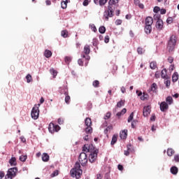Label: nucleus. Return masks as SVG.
Masks as SVG:
<instances>
[{"label": "nucleus", "instance_id": "680f3d73", "mask_svg": "<svg viewBox=\"0 0 179 179\" xmlns=\"http://www.w3.org/2000/svg\"><path fill=\"white\" fill-rule=\"evenodd\" d=\"M78 65H80V66H83V61H82V59H78Z\"/></svg>", "mask_w": 179, "mask_h": 179}, {"label": "nucleus", "instance_id": "ddd939ff", "mask_svg": "<svg viewBox=\"0 0 179 179\" xmlns=\"http://www.w3.org/2000/svg\"><path fill=\"white\" fill-rule=\"evenodd\" d=\"M169 109V104L166 101L162 102L160 103V110L161 111H166Z\"/></svg>", "mask_w": 179, "mask_h": 179}, {"label": "nucleus", "instance_id": "dca6fc26", "mask_svg": "<svg viewBox=\"0 0 179 179\" xmlns=\"http://www.w3.org/2000/svg\"><path fill=\"white\" fill-rule=\"evenodd\" d=\"M69 2H71L70 0H65L62 1L61 3V6L62 9H66L67 6H68V3H69Z\"/></svg>", "mask_w": 179, "mask_h": 179}, {"label": "nucleus", "instance_id": "bb28decb", "mask_svg": "<svg viewBox=\"0 0 179 179\" xmlns=\"http://www.w3.org/2000/svg\"><path fill=\"white\" fill-rule=\"evenodd\" d=\"M64 94L66 96L65 103H66V104H69V102L71 101V96H69L66 92H65Z\"/></svg>", "mask_w": 179, "mask_h": 179}, {"label": "nucleus", "instance_id": "6ab92c4d", "mask_svg": "<svg viewBox=\"0 0 179 179\" xmlns=\"http://www.w3.org/2000/svg\"><path fill=\"white\" fill-rule=\"evenodd\" d=\"M42 160L43 162H48V160H50V155H48V154L47 153H43L42 155Z\"/></svg>", "mask_w": 179, "mask_h": 179}, {"label": "nucleus", "instance_id": "9d476101", "mask_svg": "<svg viewBox=\"0 0 179 179\" xmlns=\"http://www.w3.org/2000/svg\"><path fill=\"white\" fill-rule=\"evenodd\" d=\"M151 108H152L150 107V106H147L143 108V117H148L150 114Z\"/></svg>", "mask_w": 179, "mask_h": 179}, {"label": "nucleus", "instance_id": "338daca9", "mask_svg": "<svg viewBox=\"0 0 179 179\" xmlns=\"http://www.w3.org/2000/svg\"><path fill=\"white\" fill-rule=\"evenodd\" d=\"M156 120V116L155 115H152L150 117V121H155Z\"/></svg>", "mask_w": 179, "mask_h": 179}, {"label": "nucleus", "instance_id": "0eeeda50", "mask_svg": "<svg viewBox=\"0 0 179 179\" xmlns=\"http://www.w3.org/2000/svg\"><path fill=\"white\" fill-rule=\"evenodd\" d=\"M85 126L87 127L85 128V132L86 134H92L93 131V129H92V119L90 117H87L85 120Z\"/></svg>", "mask_w": 179, "mask_h": 179}, {"label": "nucleus", "instance_id": "0e129e2a", "mask_svg": "<svg viewBox=\"0 0 179 179\" xmlns=\"http://www.w3.org/2000/svg\"><path fill=\"white\" fill-rule=\"evenodd\" d=\"M136 124V120L131 122V128H135V124Z\"/></svg>", "mask_w": 179, "mask_h": 179}, {"label": "nucleus", "instance_id": "6e6d98bb", "mask_svg": "<svg viewBox=\"0 0 179 179\" xmlns=\"http://www.w3.org/2000/svg\"><path fill=\"white\" fill-rule=\"evenodd\" d=\"M173 61H174V59L172 57L168 58V62H169V64H173Z\"/></svg>", "mask_w": 179, "mask_h": 179}, {"label": "nucleus", "instance_id": "f257e3e1", "mask_svg": "<svg viewBox=\"0 0 179 179\" xmlns=\"http://www.w3.org/2000/svg\"><path fill=\"white\" fill-rule=\"evenodd\" d=\"M83 152L90 153L89 156V162L90 163H94L97 160V150H94V146L93 145L85 144L83 148Z\"/></svg>", "mask_w": 179, "mask_h": 179}, {"label": "nucleus", "instance_id": "13d9d810", "mask_svg": "<svg viewBox=\"0 0 179 179\" xmlns=\"http://www.w3.org/2000/svg\"><path fill=\"white\" fill-rule=\"evenodd\" d=\"M155 78H156L157 79H159V78H160V72L157 71V72L155 73Z\"/></svg>", "mask_w": 179, "mask_h": 179}, {"label": "nucleus", "instance_id": "72a5a7b5", "mask_svg": "<svg viewBox=\"0 0 179 179\" xmlns=\"http://www.w3.org/2000/svg\"><path fill=\"white\" fill-rule=\"evenodd\" d=\"M157 90V85L156 83H153L151 85V90H152V92H156Z\"/></svg>", "mask_w": 179, "mask_h": 179}, {"label": "nucleus", "instance_id": "b1692460", "mask_svg": "<svg viewBox=\"0 0 179 179\" xmlns=\"http://www.w3.org/2000/svg\"><path fill=\"white\" fill-rule=\"evenodd\" d=\"M125 113H127V108H123L121 112H118L116 115L117 117H118V118H120V117H121L122 115H124V114H125Z\"/></svg>", "mask_w": 179, "mask_h": 179}, {"label": "nucleus", "instance_id": "a878e982", "mask_svg": "<svg viewBox=\"0 0 179 179\" xmlns=\"http://www.w3.org/2000/svg\"><path fill=\"white\" fill-rule=\"evenodd\" d=\"M118 135H113L111 141V145H115L117 143Z\"/></svg>", "mask_w": 179, "mask_h": 179}, {"label": "nucleus", "instance_id": "aec40b11", "mask_svg": "<svg viewBox=\"0 0 179 179\" xmlns=\"http://www.w3.org/2000/svg\"><path fill=\"white\" fill-rule=\"evenodd\" d=\"M145 31L146 34H150L152 33V25H145Z\"/></svg>", "mask_w": 179, "mask_h": 179}, {"label": "nucleus", "instance_id": "de8ad7c7", "mask_svg": "<svg viewBox=\"0 0 179 179\" xmlns=\"http://www.w3.org/2000/svg\"><path fill=\"white\" fill-rule=\"evenodd\" d=\"M59 173L58 171H55L51 175V177H57V176H58Z\"/></svg>", "mask_w": 179, "mask_h": 179}, {"label": "nucleus", "instance_id": "e2e57ef3", "mask_svg": "<svg viewBox=\"0 0 179 179\" xmlns=\"http://www.w3.org/2000/svg\"><path fill=\"white\" fill-rule=\"evenodd\" d=\"M58 124H59V125H62V124H64V120L59 118L58 119Z\"/></svg>", "mask_w": 179, "mask_h": 179}, {"label": "nucleus", "instance_id": "603ef678", "mask_svg": "<svg viewBox=\"0 0 179 179\" xmlns=\"http://www.w3.org/2000/svg\"><path fill=\"white\" fill-rule=\"evenodd\" d=\"M111 117V113L110 112L107 113L106 116H105V120H108Z\"/></svg>", "mask_w": 179, "mask_h": 179}, {"label": "nucleus", "instance_id": "8fccbe9b", "mask_svg": "<svg viewBox=\"0 0 179 179\" xmlns=\"http://www.w3.org/2000/svg\"><path fill=\"white\" fill-rule=\"evenodd\" d=\"M148 99V94H143V96H141V100H146Z\"/></svg>", "mask_w": 179, "mask_h": 179}, {"label": "nucleus", "instance_id": "a211bd4d", "mask_svg": "<svg viewBox=\"0 0 179 179\" xmlns=\"http://www.w3.org/2000/svg\"><path fill=\"white\" fill-rule=\"evenodd\" d=\"M84 53L86 55H89L90 54V46L89 45H85L84 47Z\"/></svg>", "mask_w": 179, "mask_h": 179}, {"label": "nucleus", "instance_id": "49530a36", "mask_svg": "<svg viewBox=\"0 0 179 179\" xmlns=\"http://www.w3.org/2000/svg\"><path fill=\"white\" fill-rule=\"evenodd\" d=\"M111 129H113V126H108L105 129V134H107V132L110 131Z\"/></svg>", "mask_w": 179, "mask_h": 179}, {"label": "nucleus", "instance_id": "f8f14e48", "mask_svg": "<svg viewBox=\"0 0 179 179\" xmlns=\"http://www.w3.org/2000/svg\"><path fill=\"white\" fill-rule=\"evenodd\" d=\"M120 139H127V136H128V130L124 129L120 133Z\"/></svg>", "mask_w": 179, "mask_h": 179}, {"label": "nucleus", "instance_id": "2f4dec72", "mask_svg": "<svg viewBox=\"0 0 179 179\" xmlns=\"http://www.w3.org/2000/svg\"><path fill=\"white\" fill-rule=\"evenodd\" d=\"M99 33H101V34H104L106 33V27L103 26L100 27L99 29Z\"/></svg>", "mask_w": 179, "mask_h": 179}, {"label": "nucleus", "instance_id": "4c0bfd02", "mask_svg": "<svg viewBox=\"0 0 179 179\" xmlns=\"http://www.w3.org/2000/svg\"><path fill=\"white\" fill-rule=\"evenodd\" d=\"M27 159V155H21L20 157V162H26Z\"/></svg>", "mask_w": 179, "mask_h": 179}, {"label": "nucleus", "instance_id": "7ed1b4c3", "mask_svg": "<svg viewBox=\"0 0 179 179\" xmlns=\"http://www.w3.org/2000/svg\"><path fill=\"white\" fill-rule=\"evenodd\" d=\"M83 171L80 169V164L79 162H76L74 168L71 170V176L73 178L79 179L82 176Z\"/></svg>", "mask_w": 179, "mask_h": 179}, {"label": "nucleus", "instance_id": "cd10ccee", "mask_svg": "<svg viewBox=\"0 0 179 179\" xmlns=\"http://www.w3.org/2000/svg\"><path fill=\"white\" fill-rule=\"evenodd\" d=\"M90 29H91L92 31H94V33H96L97 31V28H96V25L94 24H90Z\"/></svg>", "mask_w": 179, "mask_h": 179}, {"label": "nucleus", "instance_id": "f03ea898", "mask_svg": "<svg viewBox=\"0 0 179 179\" xmlns=\"http://www.w3.org/2000/svg\"><path fill=\"white\" fill-rule=\"evenodd\" d=\"M118 2H120V0H109L108 10H106L103 13L105 20H108L109 17H113V5H116Z\"/></svg>", "mask_w": 179, "mask_h": 179}, {"label": "nucleus", "instance_id": "39448f33", "mask_svg": "<svg viewBox=\"0 0 179 179\" xmlns=\"http://www.w3.org/2000/svg\"><path fill=\"white\" fill-rule=\"evenodd\" d=\"M40 103L34 105L31 112V116L33 120H38L40 115Z\"/></svg>", "mask_w": 179, "mask_h": 179}, {"label": "nucleus", "instance_id": "052dcab7", "mask_svg": "<svg viewBox=\"0 0 179 179\" xmlns=\"http://www.w3.org/2000/svg\"><path fill=\"white\" fill-rule=\"evenodd\" d=\"M20 141L23 142V143H24L26 142V138H24V136H22L20 138Z\"/></svg>", "mask_w": 179, "mask_h": 179}, {"label": "nucleus", "instance_id": "a19ab883", "mask_svg": "<svg viewBox=\"0 0 179 179\" xmlns=\"http://www.w3.org/2000/svg\"><path fill=\"white\" fill-rule=\"evenodd\" d=\"M138 54L142 55L143 52H145V50L142 48H138L137 49Z\"/></svg>", "mask_w": 179, "mask_h": 179}, {"label": "nucleus", "instance_id": "c85d7f7f", "mask_svg": "<svg viewBox=\"0 0 179 179\" xmlns=\"http://www.w3.org/2000/svg\"><path fill=\"white\" fill-rule=\"evenodd\" d=\"M150 67L151 68V69H156V68H157V64L155 62H152L150 64Z\"/></svg>", "mask_w": 179, "mask_h": 179}, {"label": "nucleus", "instance_id": "4468645a", "mask_svg": "<svg viewBox=\"0 0 179 179\" xmlns=\"http://www.w3.org/2000/svg\"><path fill=\"white\" fill-rule=\"evenodd\" d=\"M153 24V18L152 17H147L145 19V25L152 26Z\"/></svg>", "mask_w": 179, "mask_h": 179}, {"label": "nucleus", "instance_id": "423d86ee", "mask_svg": "<svg viewBox=\"0 0 179 179\" xmlns=\"http://www.w3.org/2000/svg\"><path fill=\"white\" fill-rule=\"evenodd\" d=\"M16 173H17V168H10L5 176V179L15 178V177H16Z\"/></svg>", "mask_w": 179, "mask_h": 179}, {"label": "nucleus", "instance_id": "864d4df0", "mask_svg": "<svg viewBox=\"0 0 179 179\" xmlns=\"http://www.w3.org/2000/svg\"><path fill=\"white\" fill-rule=\"evenodd\" d=\"M159 10H160V8H159V7H157V6H155V7L154 8V12H155V13H157L158 12H159Z\"/></svg>", "mask_w": 179, "mask_h": 179}, {"label": "nucleus", "instance_id": "1a4fd4ad", "mask_svg": "<svg viewBox=\"0 0 179 179\" xmlns=\"http://www.w3.org/2000/svg\"><path fill=\"white\" fill-rule=\"evenodd\" d=\"M48 129L50 134H54V132H58V131L61 129V127H59L58 125L54 124V123H50Z\"/></svg>", "mask_w": 179, "mask_h": 179}, {"label": "nucleus", "instance_id": "bf43d9fd", "mask_svg": "<svg viewBox=\"0 0 179 179\" xmlns=\"http://www.w3.org/2000/svg\"><path fill=\"white\" fill-rule=\"evenodd\" d=\"M159 10H160L161 15H166V9L162 8V9H161Z\"/></svg>", "mask_w": 179, "mask_h": 179}, {"label": "nucleus", "instance_id": "c756f323", "mask_svg": "<svg viewBox=\"0 0 179 179\" xmlns=\"http://www.w3.org/2000/svg\"><path fill=\"white\" fill-rule=\"evenodd\" d=\"M50 72L51 75L53 76V78H55V76H57V75H58V72H57V71L55 70L54 69H51L50 70Z\"/></svg>", "mask_w": 179, "mask_h": 179}, {"label": "nucleus", "instance_id": "e433bc0d", "mask_svg": "<svg viewBox=\"0 0 179 179\" xmlns=\"http://www.w3.org/2000/svg\"><path fill=\"white\" fill-rule=\"evenodd\" d=\"M108 1V0H99V3L100 6H104V5Z\"/></svg>", "mask_w": 179, "mask_h": 179}, {"label": "nucleus", "instance_id": "ea45409f", "mask_svg": "<svg viewBox=\"0 0 179 179\" xmlns=\"http://www.w3.org/2000/svg\"><path fill=\"white\" fill-rule=\"evenodd\" d=\"M134 120V113H131L128 117V122H131Z\"/></svg>", "mask_w": 179, "mask_h": 179}, {"label": "nucleus", "instance_id": "9b49d317", "mask_svg": "<svg viewBox=\"0 0 179 179\" xmlns=\"http://www.w3.org/2000/svg\"><path fill=\"white\" fill-rule=\"evenodd\" d=\"M156 28L158 30H162L163 29V20L159 18L156 22Z\"/></svg>", "mask_w": 179, "mask_h": 179}, {"label": "nucleus", "instance_id": "f3484780", "mask_svg": "<svg viewBox=\"0 0 179 179\" xmlns=\"http://www.w3.org/2000/svg\"><path fill=\"white\" fill-rule=\"evenodd\" d=\"M44 56L45 58H51V57H52V52L50 50H45L44 52Z\"/></svg>", "mask_w": 179, "mask_h": 179}, {"label": "nucleus", "instance_id": "412c9836", "mask_svg": "<svg viewBox=\"0 0 179 179\" xmlns=\"http://www.w3.org/2000/svg\"><path fill=\"white\" fill-rule=\"evenodd\" d=\"M9 163L10 166H16L17 164V163L16 162V157H11V159L9 161Z\"/></svg>", "mask_w": 179, "mask_h": 179}, {"label": "nucleus", "instance_id": "c9c22d12", "mask_svg": "<svg viewBox=\"0 0 179 179\" xmlns=\"http://www.w3.org/2000/svg\"><path fill=\"white\" fill-rule=\"evenodd\" d=\"M166 101H167V103H168V104H173V97H171V96H168V97H166Z\"/></svg>", "mask_w": 179, "mask_h": 179}, {"label": "nucleus", "instance_id": "09e8293b", "mask_svg": "<svg viewBox=\"0 0 179 179\" xmlns=\"http://www.w3.org/2000/svg\"><path fill=\"white\" fill-rule=\"evenodd\" d=\"M115 24L117 26H120V24H121L122 23V20H117L115 22Z\"/></svg>", "mask_w": 179, "mask_h": 179}, {"label": "nucleus", "instance_id": "393cba45", "mask_svg": "<svg viewBox=\"0 0 179 179\" xmlns=\"http://www.w3.org/2000/svg\"><path fill=\"white\" fill-rule=\"evenodd\" d=\"M124 106H125V101L124 100H121L117 103V107H118L119 108H121V107H124Z\"/></svg>", "mask_w": 179, "mask_h": 179}, {"label": "nucleus", "instance_id": "69168bd1", "mask_svg": "<svg viewBox=\"0 0 179 179\" xmlns=\"http://www.w3.org/2000/svg\"><path fill=\"white\" fill-rule=\"evenodd\" d=\"M5 177V173L0 172V179H2Z\"/></svg>", "mask_w": 179, "mask_h": 179}, {"label": "nucleus", "instance_id": "3c124183", "mask_svg": "<svg viewBox=\"0 0 179 179\" xmlns=\"http://www.w3.org/2000/svg\"><path fill=\"white\" fill-rule=\"evenodd\" d=\"M174 161L176 162V163H178L179 162V155H176L174 156Z\"/></svg>", "mask_w": 179, "mask_h": 179}, {"label": "nucleus", "instance_id": "4be33fe9", "mask_svg": "<svg viewBox=\"0 0 179 179\" xmlns=\"http://www.w3.org/2000/svg\"><path fill=\"white\" fill-rule=\"evenodd\" d=\"M178 80V73L175 72L172 76V82H177Z\"/></svg>", "mask_w": 179, "mask_h": 179}, {"label": "nucleus", "instance_id": "79ce46f5", "mask_svg": "<svg viewBox=\"0 0 179 179\" xmlns=\"http://www.w3.org/2000/svg\"><path fill=\"white\" fill-rule=\"evenodd\" d=\"M64 61L67 64H69V62H71V61H72V57H66L65 59H64Z\"/></svg>", "mask_w": 179, "mask_h": 179}, {"label": "nucleus", "instance_id": "f704fd0d", "mask_svg": "<svg viewBox=\"0 0 179 179\" xmlns=\"http://www.w3.org/2000/svg\"><path fill=\"white\" fill-rule=\"evenodd\" d=\"M173 154H174V150H173L171 148H169L167 150V155H168V156H171Z\"/></svg>", "mask_w": 179, "mask_h": 179}, {"label": "nucleus", "instance_id": "5701e85b", "mask_svg": "<svg viewBox=\"0 0 179 179\" xmlns=\"http://www.w3.org/2000/svg\"><path fill=\"white\" fill-rule=\"evenodd\" d=\"M171 173L174 175L177 174V173H178V168L176 166H172L171 168Z\"/></svg>", "mask_w": 179, "mask_h": 179}, {"label": "nucleus", "instance_id": "37998d69", "mask_svg": "<svg viewBox=\"0 0 179 179\" xmlns=\"http://www.w3.org/2000/svg\"><path fill=\"white\" fill-rule=\"evenodd\" d=\"M166 23H168V24H171V23H173V17H168L166 20Z\"/></svg>", "mask_w": 179, "mask_h": 179}, {"label": "nucleus", "instance_id": "473e14b6", "mask_svg": "<svg viewBox=\"0 0 179 179\" xmlns=\"http://www.w3.org/2000/svg\"><path fill=\"white\" fill-rule=\"evenodd\" d=\"M26 79H27V83H30V82H31L33 80V78H31V75L28 74L26 76Z\"/></svg>", "mask_w": 179, "mask_h": 179}, {"label": "nucleus", "instance_id": "2eb2a0df", "mask_svg": "<svg viewBox=\"0 0 179 179\" xmlns=\"http://www.w3.org/2000/svg\"><path fill=\"white\" fill-rule=\"evenodd\" d=\"M161 76L162 79H169V76H167V70L164 69L161 72Z\"/></svg>", "mask_w": 179, "mask_h": 179}, {"label": "nucleus", "instance_id": "774afa93", "mask_svg": "<svg viewBox=\"0 0 179 179\" xmlns=\"http://www.w3.org/2000/svg\"><path fill=\"white\" fill-rule=\"evenodd\" d=\"M141 3V1L139 0H134V4L137 6Z\"/></svg>", "mask_w": 179, "mask_h": 179}, {"label": "nucleus", "instance_id": "4d7b16f0", "mask_svg": "<svg viewBox=\"0 0 179 179\" xmlns=\"http://www.w3.org/2000/svg\"><path fill=\"white\" fill-rule=\"evenodd\" d=\"M109 41H110V36H106L105 39H104V42L105 43H108Z\"/></svg>", "mask_w": 179, "mask_h": 179}, {"label": "nucleus", "instance_id": "58836bf2", "mask_svg": "<svg viewBox=\"0 0 179 179\" xmlns=\"http://www.w3.org/2000/svg\"><path fill=\"white\" fill-rule=\"evenodd\" d=\"M127 152H129V153H132L134 152V150L132 149V145H127Z\"/></svg>", "mask_w": 179, "mask_h": 179}, {"label": "nucleus", "instance_id": "5fc2aeb1", "mask_svg": "<svg viewBox=\"0 0 179 179\" xmlns=\"http://www.w3.org/2000/svg\"><path fill=\"white\" fill-rule=\"evenodd\" d=\"M83 5V6H87L89 5V0H84Z\"/></svg>", "mask_w": 179, "mask_h": 179}, {"label": "nucleus", "instance_id": "6e6552de", "mask_svg": "<svg viewBox=\"0 0 179 179\" xmlns=\"http://www.w3.org/2000/svg\"><path fill=\"white\" fill-rule=\"evenodd\" d=\"M78 160L81 166H85L87 164V155H86V152H81L80 154Z\"/></svg>", "mask_w": 179, "mask_h": 179}, {"label": "nucleus", "instance_id": "a18cd8bd", "mask_svg": "<svg viewBox=\"0 0 179 179\" xmlns=\"http://www.w3.org/2000/svg\"><path fill=\"white\" fill-rule=\"evenodd\" d=\"M164 83H165L166 87H169L170 85H171V81L168 78V79H166V80H165Z\"/></svg>", "mask_w": 179, "mask_h": 179}, {"label": "nucleus", "instance_id": "c03bdc74", "mask_svg": "<svg viewBox=\"0 0 179 179\" xmlns=\"http://www.w3.org/2000/svg\"><path fill=\"white\" fill-rule=\"evenodd\" d=\"M94 87H99V80H94L92 83Z\"/></svg>", "mask_w": 179, "mask_h": 179}, {"label": "nucleus", "instance_id": "20e7f679", "mask_svg": "<svg viewBox=\"0 0 179 179\" xmlns=\"http://www.w3.org/2000/svg\"><path fill=\"white\" fill-rule=\"evenodd\" d=\"M176 44H177V38L175 35H172L170 36L169 40L168 41L167 48L169 52L174 51V48H176Z\"/></svg>", "mask_w": 179, "mask_h": 179}, {"label": "nucleus", "instance_id": "7c9ffc66", "mask_svg": "<svg viewBox=\"0 0 179 179\" xmlns=\"http://www.w3.org/2000/svg\"><path fill=\"white\" fill-rule=\"evenodd\" d=\"M61 36H62V37L66 38V37H68V31L66 30L62 31Z\"/></svg>", "mask_w": 179, "mask_h": 179}]
</instances>
